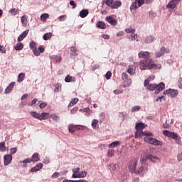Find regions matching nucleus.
Segmentation results:
<instances>
[{
	"mask_svg": "<svg viewBox=\"0 0 182 182\" xmlns=\"http://www.w3.org/2000/svg\"><path fill=\"white\" fill-rule=\"evenodd\" d=\"M137 166V160L133 159L130 162V165H129V171L132 173H135L136 175H140L144 171H148L147 164H141L138 168L136 169V166Z\"/></svg>",
	"mask_w": 182,
	"mask_h": 182,
	"instance_id": "obj_1",
	"label": "nucleus"
},
{
	"mask_svg": "<svg viewBox=\"0 0 182 182\" xmlns=\"http://www.w3.org/2000/svg\"><path fill=\"white\" fill-rule=\"evenodd\" d=\"M139 68L141 70H146V69H161V65L159 64L157 65L152 59H147L139 62Z\"/></svg>",
	"mask_w": 182,
	"mask_h": 182,
	"instance_id": "obj_2",
	"label": "nucleus"
},
{
	"mask_svg": "<svg viewBox=\"0 0 182 182\" xmlns=\"http://www.w3.org/2000/svg\"><path fill=\"white\" fill-rule=\"evenodd\" d=\"M144 141H145V142L148 143L149 144H151L156 146H163V142L161 141H159L158 139L153 137L146 136L145 139H144Z\"/></svg>",
	"mask_w": 182,
	"mask_h": 182,
	"instance_id": "obj_3",
	"label": "nucleus"
},
{
	"mask_svg": "<svg viewBox=\"0 0 182 182\" xmlns=\"http://www.w3.org/2000/svg\"><path fill=\"white\" fill-rule=\"evenodd\" d=\"M162 134H164L166 137L173 139L174 141H181V137L179 136L178 134L174 132H171L170 131H168V130H164L162 132Z\"/></svg>",
	"mask_w": 182,
	"mask_h": 182,
	"instance_id": "obj_4",
	"label": "nucleus"
},
{
	"mask_svg": "<svg viewBox=\"0 0 182 182\" xmlns=\"http://www.w3.org/2000/svg\"><path fill=\"white\" fill-rule=\"evenodd\" d=\"M164 95H168V96H169V97H171V99H173V98L177 97V96H178V90H177L176 89L169 88V89L164 91Z\"/></svg>",
	"mask_w": 182,
	"mask_h": 182,
	"instance_id": "obj_5",
	"label": "nucleus"
},
{
	"mask_svg": "<svg viewBox=\"0 0 182 182\" xmlns=\"http://www.w3.org/2000/svg\"><path fill=\"white\" fill-rule=\"evenodd\" d=\"M29 47L33 50L35 56H39V55H41V53L38 51L36 43L35 41L31 42L29 44Z\"/></svg>",
	"mask_w": 182,
	"mask_h": 182,
	"instance_id": "obj_6",
	"label": "nucleus"
},
{
	"mask_svg": "<svg viewBox=\"0 0 182 182\" xmlns=\"http://www.w3.org/2000/svg\"><path fill=\"white\" fill-rule=\"evenodd\" d=\"M13 160V156L11 154H6L4 156V165L5 166L9 165Z\"/></svg>",
	"mask_w": 182,
	"mask_h": 182,
	"instance_id": "obj_7",
	"label": "nucleus"
},
{
	"mask_svg": "<svg viewBox=\"0 0 182 182\" xmlns=\"http://www.w3.org/2000/svg\"><path fill=\"white\" fill-rule=\"evenodd\" d=\"M166 87V84L164 82H160L159 84H156V88L155 90V94L160 93V92H163L164 88Z\"/></svg>",
	"mask_w": 182,
	"mask_h": 182,
	"instance_id": "obj_8",
	"label": "nucleus"
},
{
	"mask_svg": "<svg viewBox=\"0 0 182 182\" xmlns=\"http://www.w3.org/2000/svg\"><path fill=\"white\" fill-rule=\"evenodd\" d=\"M72 171H73V178H84V176L81 175V174H79V171H80V168H73L72 169Z\"/></svg>",
	"mask_w": 182,
	"mask_h": 182,
	"instance_id": "obj_9",
	"label": "nucleus"
},
{
	"mask_svg": "<svg viewBox=\"0 0 182 182\" xmlns=\"http://www.w3.org/2000/svg\"><path fill=\"white\" fill-rule=\"evenodd\" d=\"M138 56L140 59H147V58H150V53L147 51H140Z\"/></svg>",
	"mask_w": 182,
	"mask_h": 182,
	"instance_id": "obj_10",
	"label": "nucleus"
},
{
	"mask_svg": "<svg viewBox=\"0 0 182 182\" xmlns=\"http://www.w3.org/2000/svg\"><path fill=\"white\" fill-rule=\"evenodd\" d=\"M29 33V30L24 31L18 37V42H22L23 40H24L26 36H28V34Z\"/></svg>",
	"mask_w": 182,
	"mask_h": 182,
	"instance_id": "obj_11",
	"label": "nucleus"
},
{
	"mask_svg": "<svg viewBox=\"0 0 182 182\" xmlns=\"http://www.w3.org/2000/svg\"><path fill=\"white\" fill-rule=\"evenodd\" d=\"M106 21H107L108 23H110V25H112V26H116V25H117V20L112 16L106 17Z\"/></svg>",
	"mask_w": 182,
	"mask_h": 182,
	"instance_id": "obj_12",
	"label": "nucleus"
},
{
	"mask_svg": "<svg viewBox=\"0 0 182 182\" xmlns=\"http://www.w3.org/2000/svg\"><path fill=\"white\" fill-rule=\"evenodd\" d=\"M15 87V82H11L8 87L5 89L4 93L5 95H8V93H11L12 92V89Z\"/></svg>",
	"mask_w": 182,
	"mask_h": 182,
	"instance_id": "obj_13",
	"label": "nucleus"
},
{
	"mask_svg": "<svg viewBox=\"0 0 182 182\" xmlns=\"http://www.w3.org/2000/svg\"><path fill=\"white\" fill-rule=\"evenodd\" d=\"M43 168V164L42 163H40V164H37L36 166H35L31 169H30V172H31V173L37 172L39 170H41Z\"/></svg>",
	"mask_w": 182,
	"mask_h": 182,
	"instance_id": "obj_14",
	"label": "nucleus"
},
{
	"mask_svg": "<svg viewBox=\"0 0 182 182\" xmlns=\"http://www.w3.org/2000/svg\"><path fill=\"white\" fill-rule=\"evenodd\" d=\"M35 119H38L40 121L46 120V119H48V116L47 114H33L32 115Z\"/></svg>",
	"mask_w": 182,
	"mask_h": 182,
	"instance_id": "obj_15",
	"label": "nucleus"
},
{
	"mask_svg": "<svg viewBox=\"0 0 182 182\" xmlns=\"http://www.w3.org/2000/svg\"><path fill=\"white\" fill-rule=\"evenodd\" d=\"M122 6V1L116 0L114 1L112 6V9H118V8H120Z\"/></svg>",
	"mask_w": 182,
	"mask_h": 182,
	"instance_id": "obj_16",
	"label": "nucleus"
},
{
	"mask_svg": "<svg viewBox=\"0 0 182 182\" xmlns=\"http://www.w3.org/2000/svg\"><path fill=\"white\" fill-rule=\"evenodd\" d=\"M177 6V3L174 1L173 0L171 1L168 5H166V8L168 9H174Z\"/></svg>",
	"mask_w": 182,
	"mask_h": 182,
	"instance_id": "obj_17",
	"label": "nucleus"
},
{
	"mask_svg": "<svg viewBox=\"0 0 182 182\" xmlns=\"http://www.w3.org/2000/svg\"><path fill=\"white\" fill-rule=\"evenodd\" d=\"M70 58H75V56H77V49L75 47H70Z\"/></svg>",
	"mask_w": 182,
	"mask_h": 182,
	"instance_id": "obj_18",
	"label": "nucleus"
},
{
	"mask_svg": "<svg viewBox=\"0 0 182 182\" xmlns=\"http://www.w3.org/2000/svg\"><path fill=\"white\" fill-rule=\"evenodd\" d=\"M139 8H140V6H139L137 1H134L130 6V11L133 12V11H136V9H139Z\"/></svg>",
	"mask_w": 182,
	"mask_h": 182,
	"instance_id": "obj_19",
	"label": "nucleus"
},
{
	"mask_svg": "<svg viewBox=\"0 0 182 182\" xmlns=\"http://www.w3.org/2000/svg\"><path fill=\"white\" fill-rule=\"evenodd\" d=\"M154 36H148L145 38V43H153L154 42Z\"/></svg>",
	"mask_w": 182,
	"mask_h": 182,
	"instance_id": "obj_20",
	"label": "nucleus"
},
{
	"mask_svg": "<svg viewBox=\"0 0 182 182\" xmlns=\"http://www.w3.org/2000/svg\"><path fill=\"white\" fill-rule=\"evenodd\" d=\"M87 15H89V11L87 9H83L80 11L79 16L80 18H86Z\"/></svg>",
	"mask_w": 182,
	"mask_h": 182,
	"instance_id": "obj_21",
	"label": "nucleus"
},
{
	"mask_svg": "<svg viewBox=\"0 0 182 182\" xmlns=\"http://www.w3.org/2000/svg\"><path fill=\"white\" fill-rule=\"evenodd\" d=\"M145 128V124L142 122H139L136 124V131H143V129Z\"/></svg>",
	"mask_w": 182,
	"mask_h": 182,
	"instance_id": "obj_22",
	"label": "nucleus"
},
{
	"mask_svg": "<svg viewBox=\"0 0 182 182\" xmlns=\"http://www.w3.org/2000/svg\"><path fill=\"white\" fill-rule=\"evenodd\" d=\"M134 68V66L129 65V68L127 70V73H129L131 75H134V73H136V70Z\"/></svg>",
	"mask_w": 182,
	"mask_h": 182,
	"instance_id": "obj_23",
	"label": "nucleus"
},
{
	"mask_svg": "<svg viewBox=\"0 0 182 182\" xmlns=\"http://www.w3.org/2000/svg\"><path fill=\"white\" fill-rule=\"evenodd\" d=\"M23 79H25V73H21L18 74L17 82L18 83H22L23 82Z\"/></svg>",
	"mask_w": 182,
	"mask_h": 182,
	"instance_id": "obj_24",
	"label": "nucleus"
},
{
	"mask_svg": "<svg viewBox=\"0 0 182 182\" xmlns=\"http://www.w3.org/2000/svg\"><path fill=\"white\" fill-rule=\"evenodd\" d=\"M75 77L70 76V75H68L65 78V82L67 83H70V82H75Z\"/></svg>",
	"mask_w": 182,
	"mask_h": 182,
	"instance_id": "obj_25",
	"label": "nucleus"
},
{
	"mask_svg": "<svg viewBox=\"0 0 182 182\" xmlns=\"http://www.w3.org/2000/svg\"><path fill=\"white\" fill-rule=\"evenodd\" d=\"M77 102H79V99L77 98H74L71 100L70 102L68 105V108L70 109L73 106H75V105H76Z\"/></svg>",
	"mask_w": 182,
	"mask_h": 182,
	"instance_id": "obj_26",
	"label": "nucleus"
},
{
	"mask_svg": "<svg viewBox=\"0 0 182 182\" xmlns=\"http://www.w3.org/2000/svg\"><path fill=\"white\" fill-rule=\"evenodd\" d=\"M149 160L153 163H156L159 161V158L156 156H152L151 154H149Z\"/></svg>",
	"mask_w": 182,
	"mask_h": 182,
	"instance_id": "obj_27",
	"label": "nucleus"
},
{
	"mask_svg": "<svg viewBox=\"0 0 182 182\" xmlns=\"http://www.w3.org/2000/svg\"><path fill=\"white\" fill-rule=\"evenodd\" d=\"M120 146V142L118 141H115L112 144H110L109 145H108V147H109V149H113V148H115L116 146Z\"/></svg>",
	"mask_w": 182,
	"mask_h": 182,
	"instance_id": "obj_28",
	"label": "nucleus"
},
{
	"mask_svg": "<svg viewBox=\"0 0 182 182\" xmlns=\"http://www.w3.org/2000/svg\"><path fill=\"white\" fill-rule=\"evenodd\" d=\"M161 53L164 55L165 53H170V50L164 46L161 47L160 49Z\"/></svg>",
	"mask_w": 182,
	"mask_h": 182,
	"instance_id": "obj_29",
	"label": "nucleus"
},
{
	"mask_svg": "<svg viewBox=\"0 0 182 182\" xmlns=\"http://www.w3.org/2000/svg\"><path fill=\"white\" fill-rule=\"evenodd\" d=\"M105 26H106V24L103 21H98L97 23V28L99 29H105Z\"/></svg>",
	"mask_w": 182,
	"mask_h": 182,
	"instance_id": "obj_30",
	"label": "nucleus"
},
{
	"mask_svg": "<svg viewBox=\"0 0 182 182\" xmlns=\"http://www.w3.org/2000/svg\"><path fill=\"white\" fill-rule=\"evenodd\" d=\"M21 21L23 26H26V25H28V18H26V16H23Z\"/></svg>",
	"mask_w": 182,
	"mask_h": 182,
	"instance_id": "obj_31",
	"label": "nucleus"
},
{
	"mask_svg": "<svg viewBox=\"0 0 182 182\" xmlns=\"http://www.w3.org/2000/svg\"><path fill=\"white\" fill-rule=\"evenodd\" d=\"M124 84L122 85L123 87H129L130 86V85H132V80L128 79L126 80H124Z\"/></svg>",
	"mask_w": 182,
	"mask_h": 182,
	"instance_id": "obj_32",
	"label": "nucleus"
},
{
	"mask_svg": "<svg viewBox=\"0 0 182 182\" xmlns=\"http://www.w3.org/2000/svg\"><path fill=\"white\" fill-rule=\"evenodd\" d=\"M144 136V132L142 130H136L135 138L142 137Z\"/></svg>",
	"mask_w": 182,
	"mask_h": 182,
	"instance_id": "obj_33",
	"label": "nucleus"
},
{
	"mask_svg": "<svg viewBox=\"0 0 182 182\" xmlns=\"http://www.w3.org/2000/svg\"><path fill=\"white\" fill-rule=\"evenodd\" d=\"M147 160H149V154L146 156H142L140 159L141 164H146L145 162L147 161Z\"/></svg>",
	"mask_w": 182,
	"mask_h": 182,
	"instance_id": "obj_34",
	"label": "nucleus"
},
{
	"mask_svg": "<svg viewBox=\"0 0 182 182\" xmlns=\"http://www.w3.org/2000/svg\"><path fill=\"white\" fill-rule=\"evenodd\" d=\"M31 160H33V161H39L40 158H39V154L38 153H34L33 155H32V159Z\"/></svg>",
	"mask_w": 182,
	"mask_h": 182,
	"instance_id": "obj_35",
	"label": "nucleus"
},
{
	"mask_svg": "<svg viewBox=\"0 0 182 182\" xmlns=\"http://www.w3.org/2000/svg\"><path fill=\"white\" fill-rule=\"evenodd\" d=\"M9 14H11L12 16H15V15L19 14V11L16 9H11L9 10Z\"/></svg>",
	"mask_w": 182,
	"mask_h": 182,
	"instance_id": "obj_36",
	"label": "nucleus"
},
{
	"mask_svg": "<svg viewBox=\"0 0 182 182\" xmlns=\"http://www.w3.org/2000/svg\"><path fill=\"white\" fill-rule=\"evenodd\" d=\"M60 90H62V85H60V84H56L55 85L54 92H55L56 93H59Z\"/></svg>",
	"mask_w": 182,
	"mask_h": 182,
	"instance_id": "obj_37",
	"label": "nucleus"
},
{
	"mask_svg": "<svg viewBox=\"0 0 182 182\" xmlns=\"http://www.w3.org/2000/svg\"><path fill=\"white\" fill-rule=\"evenodd\" d=\"M22 49H23V43H17L15 47V50H22Z\"/></svg>",
	"mask_w": 182,
	"mask_h": 182,
	"instance_id": "obj_38",
	"label": "nucleus"
},
{
	"mask_svg": "<svg viewBox=\"0 0 182 182\" xmlns=\"http://www.w3.org/2000/svg\"><path fill=\"white\" fill-rule=\"evenodd\" d=\"M77 130V127L74 126L73 124H70L69 126V132L70 133L73 134Z\"/></svg>",
	"mask_w": 182,
	"mask_h": 182,
	"instance_id": "obj_39",
	"label": "nucleus"
},
{
	"mask_svg": "<svg viewBox=\"0 0 182 182\" xmlns=\"http://www.w3.org/2000/svg\"><path fill=\"white\" fill-rule=\"evenodd\" d=\"M50 38H52V33H46L43 36V39L44 41H48V39H50Z\"/></svg>",
	"mask_w": 182,
	"mask_h": 182,
	"instance_id": "obj_40",
	"label": "nucleus"
},
{
	"mask_svg": "<svg viewBox=\"0 0 182 182\" xmlns=\"http://www.w3.org/2000/svg\"><path fill=\"white\" fill-rule=\"evenodd\" d=\"M40 18L43 22H46V19L49 18V15L48 14H43Z\"/></svg>",
	"mask_w": 182,
	"mask_h": 182,
	"instance_id": "obj_41",
	"label": "nucleus"
},
{
	"mask_svg": "<svg viewBox=\"0 0 182 182\" xmlns=\"http://www.w3.org/2000/svg\"><path fill=\"white\" fill-rule=\"evenodd\" d=\"M156 87H157L156 84H150L149 85H148L147 89L148 90L153 91V90H156Z\"/></svg>",
	"mask_w": 182,
	"mask_h": 182,
	"instance_id": "obj_42",
	"label": "nucleus"
},
{
	"mask_svg": "<svg viewBox=\"0 0 182 182\" xmlns=\"http://www.w3.org/2000/svg\"><path fill=\"white\" fill-rule=\"evenodd\" d=\"M38 105H39L40 109H45V107L48 106V104H46V102H43L42 101H38Z\"/></svg>",
	"mask_w": 182,
	"mask_h": 182,
	"instance_id": "obj_43",
	"label": "nucleus"
},
{
	"mask_svg": "<svg viewBox=\"0 0 182 182\" xmlns=\"http://www.w3.org/2000/svg\"><path fill=\"white\" fill-rule=\"evenodd\" d=\"M80 111H82L83 113H87L88 114H91V113H93L92 109L90 108H83L82 109H80Z\"/></svg>",
	"mask_w": 182,
	"mask_h": 182,
	"instance_id": "obj_44",
	"label": "nucleus"
},
{
	"mask_svg": "<svg viewBox=\"0 0 182 182\" xmlns=\"http://www.w3.org/2000/svg\"><path fill=\"white\" fill-rule=\"evenodd\" d=\"M114 1V0H106L105 4L107 5V6H109V8H112Z\"/></svg>",
	"mask_w": 182,
	"mask_h": 182,
	"instance_id": "obj_45",
	"label": "nucleus"
},
{
	"mask_svg": "<svg viewBox=\"0 0 182 182\" xmlns=\"http://www.w3.org/2000/svg\"><path fill=\"white\" fill-rule=\"evenodd\" d=\"M34 163L36 162V161H33L32 159H24L23 161H21V163H23V164H28V163Z\"/></svg>",
	"mask_w": 182,
	"mask_h": 182,
	"instance_id": "obj_46",
	"label": "nucleus"
},
{
	"mask_svg": "<svg viewBox=\"0 0 182 182\" xmlns=\"http://www.w3.org/2000/svg\"><path fill=\"white\" fill-rule=\"evenodd\" d=\"M98 124L99 121L97 119H93L92 122L91 123V126H92L93 129H96Z\"/></svg>",
	"mask_w": 182,
	"mask_h": 182,
	"instance_id": "obj_47",
	"label": "nucleus"
},
{
	"mask_svg": "<svg viewBox=\"0 0 182 182\" xmlns=\"http://www.w3.org/2000/svg\"><path fill=\"white\" fill-rule=\"evenodd\" d=\"M6 149L5 142L0 143V151H6Z\"/></svg>",
	"mask_w": 182,
	"mask_h": 182,
	"instance_id": "obj_48",
	"label": "nucleus"
},
{
	"mask_svg": "<svg viewBox=\"0 0 182 182\" xmlns=\"http://www.w3.org/2000/svg\"><path fill=\"white\" fill-rule=\"evenodd\" d=\"M114 156V149H109L107 151V156L108 157H112Z\"/></svg>",
	"mask_w": 182,
	"mask_h": 182,
	"instance_id": "obj_49",
	"label": "nucleus"
},
{
	"mask_svg": "<svg viewBox=\"0 0 182 182\" xmlns=\"http://www.w3.org/2000/svg\"><path fill=\"white\" fill-rule=\"evenodd\" d=\"M125 32L126 33H134V32H136V29H133L132 28H126Z\"/></svg>",
	"mask_w": 182,
	"mask_h": 182,
	"instance_id": "obj_50",
	"label": "nucleus"
},
{
	"mask_svg": "<svg viewBox=\"0 0 182 182\" xmlns=\"http://www.w3.org/2000/svg\"><path fill=\"white\" fill-rule=\"evenodd\" d=\"M66 18H68V16L63 15L58 17V21L60 22H64V21H66Z\"/></svg>",
	"mask_w": 182,
	"mask_h": 182,
	"instance_id": "obj_51",
	"label": "nucleus"
},
{
	"mask_svg": "<svg viewBox=\"0 0 182 182\" xmlns=\"http://www.w3.org/2000/svg\"><path fill=\"white\" fill-rule=\"evenodd\" d=\"M122 80H127L129 79V75L126 73H123L122 75Z\"/></svg>",
	"mask_w": 182,
	"mask_h": 182,
	"instance_id": "obj_52",
	"label": "nucleus"
},
{
	"mask_svg": "<svg viewBox=\"0 0 182 182\" xmlns=\"http://www.w3.org/2000/svg\"><path fill=\"white\" fill-rule=\"evenodd\" d=\"M141 109V107L140 106H135L132 109V112L133 113L134 112H139Z\"/></svg>",
	"mask_w": 182,
	"mask_h": 182,
	"instance_id": "obj_53",
	"label": "nucleus"
},
{
	"mask_svg": "<svg viewBox=\"0 0 182 182\" xmlns=\"http://www.w3.org/2000/svg\"><path fill=\"white\" fill-rule=\"evenodd\" d=\"M137 34L131 35L129 36V39H131V41H136L137 39Z\"/></svg>",
	"mask_w": 182,
	"mask_h": 182,
	"instance_id": "obj_54",
	"label": "nucleus"
},
{
	"mask_svg": "<svg viewBox=\"0 0 182 182\" xmlns=\"http://www.w3.org/2000/svg\"><path fill=\"white\" fill-rule=\"evenodd\" d=\"M50 117L54 119V121H58L60 119L59 116L56 114L50 115Z\"/></svg>",
	"mask_w": 182,
	"mask_h": 182,
	"instance_id": "obj_55",
	"label": "nucleus"
},
{
	"mask_svg": "<svg viewBox=\"0 0 182 182\" xmlns=\"http://www.w3.org/2000/svg\"><path fill=\"white\" fill-rule=\"evenodd\" d=\"M117 166V164H110V170L112 171H115Z\"/></svg>",
	"mask_w": 182,
	"mask_h": 182,
	"instance_id": "obj_56",
	"label": "nucleus"
},
{
	"mask_svg": "<svg viewBox=\"0 0 182 182\" xmlns=\"http://www.w3.org/2000/svg\"><path fill=\"white\" fill-rule=\"evenodd\" d=\"M54 59H55V62H57V63L62 62V57H60V56H55L54 58Z\"/></svg>",
	"mask_w": 182,
	"mask_h": 182,
	"instance_id": "obj_57",
	"label": "nucleus"
},
{
	"mask_svg": "<svg viewBox=\"0 0 182 182\" xmlns=\"http://www.w3.org/2000/svg\"><path fill=\"white\" fill-rule=\"evenodd\" d=\"M143 136H153V134L151 132H148L147 131L144 132Z\"/></svg>",
	"mask_w": 182,
	"mask_h": 182,
	"instance_id": "obj_58",
	"label": "nucleus"
},
{
	"mask_svg": "<svg viewBox=\"0 0 182 182\" xmlns=\"http://www.w3.org/2000/svg\"><path fill=\"white\" fill-rule=\"evenodd\" d=\"M105 77L107 80L110 79V77H112V72H110V71L107 72V73L105 75Z\"/></svg>",
	"mask_w": 182,
	"mask_h": 182,
	"instance_id": "obj_59",
	"label": "nucleus"
},
{
	"mask_svg": "<svg viewBox=\"0 0 182 182\" xmlns=\"http://www.w3.org/2000/svg\"><path fill=\"white\" fill-rule=\"evenodd\" d=\"M38 99L35 98L28 104V106H33V105H36Z\"/></svg>",
	"mask_w": 182,
	"mask_h": 182,
	"instance_id": "obj_60",
	"label": "nucleus"
},
{
	"mask_svg": "<svg viewBox=\"0 0 182 182\" xmlns=\"http://www.w3.org/2000/svg\"><path fill=\"white\" fill-rule=\"evenodd\" d=\"M0 52L1 53H6V49L5 47H4V46H0Z\"/></svg>",
	"mask_w": 182,
	"mask_h": 182,
	"instance_id": "obj_61",
	"label": "nucleus"
},
{
	"mask_svg": "<svg viewBox=\"0 0 182 182\" xmlns=\"http://www.w3.org/2000/svg\"><path fill=\"white\" fill-rule=\"evenodd\" d=\"M114 95H120V93H123V90H115L113 91Z\"/></svg>",
	"mask_w": 182,
	"mask_h": 182,
	"instance_id": "obj_62",
	"label": "nucleus"
},
{
	"mask_svg": "<svg viewBox=\"0 0 182 182\" xmlns=\"http://www.w3.org/2000/svg\"><path fill=\"white\" fill-rule=\"evenodd\" d=\"M17 151H18L17 148H11V154L14 155V154H16Z\"/></svg>",
	"mask_w": 182,
	"mask_h": 182,
	"instance_id": "obj_63",
	"label": "nucleus"
},
{
	"mask_svg": "<svg viewBox=\"0 0 182 182\" xmlns=\"http://www.w3.org/2000/svg\"><path fill=\"white\" fill-rule=\"evenodd\" d=\"M178 86L179 89H182V78H180L178 80Z\"/></svg>",
	"mask_w": 182,
	"mask_h": 182,
	"instance_id": "obj_64",
	"label": "nucleus"
}]
</instances>
